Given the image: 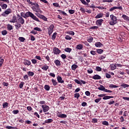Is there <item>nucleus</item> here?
Wrapping results in <instances>:
<instances>
[{"mask_svg": "<svg viewBox=\"0 0 129 129\" xmlns=\"http://www.w3.org/2000/svg\"><path fill=\"white\" fill-rule=\"evenodd\" d=\"M17 18L16 16H13L12 19L10 21V23H16Z\"/></svg>", "mask_w": 129, "mask_h": 129, "instance_id": "6ab92c4d", "label": "nucleus"}, {"mask_svg": "<svg viewBox=\"0 0 129 129\" xmlns=\"http://www.w3.org/2000/svg\"><path fill=\"white\" fill-rule=\"evenodd\" d=\"M44 89L47 91H49V90H50V86L48 85H45L44 86Z\"/></svg>", "mask_w": 129, "mask_h": 129, "instance_id": "c85d7f7f", "label": "nucleus"}, {"mask_svg": "<svg viewBox=\"0 0 129 129\" xmlns=\"http://www.w3.org/2000/svg\"><path fill=\"white\" fill-rule=\"evenodd\" d=\"M3 64H4V59L2 58V57L0 56V67L3 66Z\"/></svg>", "mask_w": 129, "mask_h": 129, "instance_id": "f704fd0d", "label": "nucleus"}, {"mask_svg": "<svg viewBox=\"0 0 129 129\" xmlns=\"http://www.w3.org/2000/svg\"><path fill=\"white\" fill-rule=\"evenodd\" d=\"M110 18L111 21L109 22V25H110V26H114L115 24H117V18L115 16L112 14L110 15Z\"/></svg>", "mask_w": 129, "mask_h": 129, "instance_id": "f03ea898", "label": "nucleus"}, {"mask_svg": "<svg viewBox=\"0 0 129 129\" xmlns=\"http://www.w3.org/2000/svg\"><path fill=\"white\" fill-rule=\"evenodd\" d=\"M3 108H6V107H7V106H9V103L7 102H5L3 105Z\"/></svg>", "mask_w": 129, "mask_h": 129, "instance_id": "37998d69", "label": "nucleus"}, {"mask_svg": "<svg viewBox=\"0 0 129 129\" xmlns=\"http://www.w3.org/2000/svg\"><path fill=\"white\" fill-rule=\"evenodd\" d=\"M111 70H115V69H116V64H111L110 65Z\"/></svg>", "mask_w": 129, "mask_h": 129, "instance_id": "7c9ffc66", "label": "nucleus"}, {"mask_svg": "<svg viewBox=\"0 0 129 129\" xmlns=\"http://www.w3.org/2000/svg\"><path fill=\"white\" fill-rule=\"evenodd\" d=\"M88 42H89V43H91V42H92V41H93V37H90V38H89L87 40Z\"/></svg>", "mask_w": 129, "mask_h": 129, "instance_id": "09e8293b", "label": "nucleus"}, {"mask_svg": "<svg viewBox=\"0 0 129 129\" xmlns=\"http://www.w3.org/2000/svg\"><path fill=\"white\" fill-rule=\"evenodd\" d=\"M106 78H110V77H111V76H110V75H109L108 73H106Z\"/></svg>", "mask_w": 129, "mask_h": 129, "instance_id": "774afa93", "label": "nucleus"}, {"mask_svg": "<svg viewBox=\"0 0 129 129\" xmlns=\"http://www.w3.org/2000/svg\"><path fill=\"white\" fill-rule=\"evenodd\" d=\"M96 47H101L102 46H103V45L100 42H96L95 44Z\"/></svg>", "mask_w": 129, "mask_h": 129, "instance_id": "4be33fe9", "label": "nucleus"}, {"mask_svg": "<svg viewBox=\"0 0 129 129\" xmlns=\"http://www.w3.org/2000/svg\"><path fill=\"white\" fill-rule=\"evenodd\" d=\"M18 20L19 24L21 25H24V24H25V20H24V18L22 17H19V19Z\"/></svg>", "mask_w": 129, "mask_h": 129, "instance_id": "9d476101", "label": "nucleus"}, {"mask_svg": "<svg viewBox=\"0 0 129 129\" xmlns=\"http://www.w3.org/2000/svg\"><path fill=\"white\" fill-rule=\"evenodd\" d=\"M13 113L14 114H18V113H19V110H13Z\"/></svg>", "mask_w": 129, "mask_h": 129, "instance_id": "338daca9", "label": "nucleus"}, {"mask_svg": "<svg viewBox=\"0 0 129 129\" xmlns=\"http://www.w3.org/2000/svg\"><path fill=\"white\" fill-rule=\"evenodd\" d=\"M81 3L83 4V5H87L88 4L85 1V0H81Z\"/></svg>", "mask_w": 129, "mask_h": 129, "instance_id": "bf43d9fd", "label": "nucleus"}, {"mask_svg": "<svg viewBox=\"0 0 129 129\" xmlns=\"http://www.w3.org/2000/svg\"><path fill=\"white\" fill-rule=\"evenodd\" d=\"M92 78H93V79H94L95 80H97L99 79H101V77H100L98 75H96L93 76Z\"/></svg>", "mask_w": 129, "mask_h": 129, "instance_id": "ddd939ff", "label": "nucleus"}, {"mask_svg": "<svg viewBox=\"0 0 129 129\" xmlns=\"http://www.w3.org/2000/svg\"><path fill=\"white\" fill-rule=\"evenodd\" d=\"M103 3H112L113 0H103Z\"/></svg>", "mask_w": 129, "mask_h": 129, "instance_id": "de8ad7c7", "label": "nucleus"}, {"mask_svg": "<svg viewBox=\"0 0 129 129\" xmlns=\"http://www.w3.org/2000/svg\"><path fill=\"white\" fill-rule=\"evenodd\" d=\"M64 38L66 40H71V39H72V37L69 36V35H66Z\"/></svg>", "mask_w": 129, "mask_h": 129, "instance_id": "3c124183", "label": "nucleus"}, {"mask_svg": "<svg viewBox=\"0 0 129 129\" xmlns=\"http://www.w3.org/2000/svg\"><path fill=\"white\" fill-rule=\"evenodd\" d=\"M109 87H110V88H117V87H118V86L111 84V85H109Z\"/></svg>", "mask_w": 129, "mask_h": 129, "instance_id": "a19ab883", "label": "nucleus"}, {"mask_svg": "<svg viewBox=\"0 0 129 129\" xmlns=\"http://www.w3.org/2000/svg\"><path fill=\"white\" fill-rule=\"evenodd\" d=\"M18 40L19 41H20L21 42H25V41L26 40V39L24 37H20L19 38H18Z\"/></svg>", "mask_w": 129, "mask_h": 129, "instance_id": "473e14b6", "label": "nucleus"}, {"mask_svg": "<svg viewBox=\"0 0 129 129\" xmlns=\"http://www.w3.org/2000/svg\"><path fill=\"white\" fill-rule=\"evenodd\" d=\"M27 109L28 111H32V110H33V108H32V107L31 106H28L27 107Z\"/></svg>", "mask_w": 129, "mask_h": 129, "instance_id": "4d7b16f0", "label": "nucleus"}, {"mask_svg": "<svg viewBox=\"0 0 129 129\" xmlns=\"http://www.w3.org/2000/svg\"><path fill=\"white\" fill-rule=\"evenodd\" d=\"M51 82H52V83L53 84V85H54V86H56V85L58 84V82H57V81L54 79H52Z\"/></svg>", "mask_w": 129, "mask_h": 129, "instance_id": "a878e982", "label": "nucleus"}, {"mask_svg": "<svg viewBox=\"0 0 129 129\" xmlns=\"http://www.w3.org/2000/svg\"><path fill=\"white\" fill-rule=\"evenodd\" d=\"M53 6L56 7V8H60V5L58 3H53Z\"/></svg>", "mask_w": 129, "mask_h": 129, "instance_id": "8fccbe9b", "label": "nucleus"}, {"mask_svg": "<svg viewBox=\"0 0 129 129\" xmlns=\"http://www.w3.org/2000/svg\"><path fill=\"white\" fill-rule=\"evenodd\" d=\"M114 10H122V7L121 6L119 7H113L112 8H110L109 9L110 12H112L113 11H114Z\"/></svg>", "mask_w": 129, "mask_h": 129, "instance_id": "6e6552de", "label": "nucleus"}, {"mask_svg": "<svg viewBox=\"0 0 129 129\" xmlns=\"http://www.w3.org/2000/svg\"><path fill=\"white\" fill-rule=\"evenodd\" d=\"M1 6V8H2L3 10H7V8H8V5L6 4H4Z\"/></svg>", "mask_w": 129, "mask_h": 129, "instance_id": "393cba45", "label": "nucleus"}, {"mask_svg": "<svg viewBox=\"0 0 129 129\" xmlns=\"http://www.w3.org/2000/svg\"><path fill=\"white\" fill-rule=\"evenodd\" d=\"M7 29L9 31H12V30H13V26H12L11 24H8Z\"/></svg>", "mask_w": 129, "mask_h": 129, "instance_id": "cd10ccee", "label": "nucleus"}, {"mask_svg": "<svg viewBox=\"0 0 129 129\" xmlns=\"http://www.w3.org/2000/svg\"><path fill=\"white\" fill-rule=\"evenodd\" d=\"M24 84H25V83H24L23 82H21L19 85L20 88H22Z\"/></svg>", "mask_w": 129, "mask_h": 129, "instance_id": "603ef678", "label": "nucleus"}, {"mask_svg": "<svg viewBox=\"0 0 129 129\" xmlns=\"http://www.w3.org/2000/svg\"><path fill=\"white\" fill-rule=\"evenodd\" d=\"M102 124H103L104 125H109V123H108V122H107V121H103L102 122Z\"/></svg>", "mask_w": 129, "mask_h": 129, "instance_id": "a18cd8bd", "label": "nucleus"}, {"mask_svg": "<svg viewBox=\"0 0 129 129\" xmlns=\"http://www.w3.org/2000/svg\"><path fill=\"white\" fill-rule=\"evenodd\" d=\"M41 107L43 109V112H47L50 109V107L47 105H42Z\"/></svg>", "mask_w": 129, "mask_h": 129, "instance_id": "0eeeda50", "label": "nucleus"}, {"mask_svg": "<svg viewBox=\"0 0 129 129\" xmlns=\"http://www.w3.org/2000/svg\"><path fill=\"white\" fill-rule=\"evenodd\" d=\"M2 34L3 36H6V35H7V34H8V31H7L6 30H4L2 31Z\"/></svg>", "mask_w": 129, "mask_h": 129, "instance_id": "e433bc0d", "label": "nucleus"}, {"mask_svg": "<svg viewBox=\"0 0 129 129\" xmlns=\"http://www.w3.org/2000/svg\"><path fill=\"white\" fill-rule=\"evenodd\" d=\"M98 89L99 90H101L102 91H104L105 92H108V93H110L112 92V91L105 89L104 86H103V85H100V87L99 88H98Z\"/></svg>", "mask_w": 129, "mask_h": 129, "instance_id": "20e7f679", "label": "nucleus"}, {"mask_svg": "<svg viewBox=\"0 0 129 129\" xmlns=\"http://www.w3.org/2000/svg\"><path fill=\"white\" fill-rule=\"evenodd\" d=\"M56 36H57V33L55 32L52 36V39L55 40L56 39Z\"/></svg>", "mask_w": 129, "mask_h": 129, "instance_id": "58836bf2", "label": "nucleus"}, {"mask_svg": "<svg viewBox=\"0 0 129 129\" xmlns=\"http://www.w3.org/2000/svg\"><path fill=\"white\" fill-rule=\"evenodd\" d=\"M58 117H60L61 118H66V117H67V115L65 114H61L58 115Z\"/></svg>", "mask_w": 129, "mask_h": 129, "instance_id": "aec40b11", "label": "nucleus"}, {"mask_svg": "<svg viewBox=\"0 0 129 129\" xmlns=\"http://www.w3.org/2000/svg\"><path fill=\"white\" fill-rule=\"evenodd\" d=\"M69 13H70L71 14V15H73V14H74V13H75V11H74L73 10H69Z\"/></svg>", "mask_w": 129, "mask_h": 129, "instance_id": "5fc2aeb1", "label": "nucleus"}, {"mask_svg": "<svg viewBox=\"0 0 129 129\" xmlns=\"http://www.w3.org/2000/svg\"><path fill=\"white\" fill-rule=\"evenodd\" d=\"M30 38L31 41H35V37H34V36H33L32 35H30Z\"/></svg>", "mask_w": 129, "mask_h": 129, "instance_id": "0e129e2a", "label": "nucleus"}, {"mask_svg": "<svg viewBox=\"0 0 129 129\" xmlns=\"http://www.w3.org/2000/svg\"><path fill=\"white\" fill-rule=\"evenodd\" d=\"M80 11H81V12H82L83 14H84V13H85V9H84V8L82 7L80 8Z\"/></svg>", "mask_w": 129, "mask_h": 129, "instance_id": "052dcab7", "label": "nucleus"}, {"mask_svg": "<svg viewBox=\"0 0 129 129\" xmlns=\"http://www.w3.org/2000/svg\"><path fill=\"white\" fill-rule=\"evenodd\" d=\"M27 74L29 76H34V72H28Z\"/></svg>", "mask_w": 129, "mask_h": 129, "instance_id": "c03bdc74", "label": "nucleus"}, {"mask_svg": "<svg viewBox=\"0 0 129 129\" xmlns=\"http://www.w3.org/2000/svg\"><path fill=\"white\" fill-rule=\"evenodd\" d=\"M77 50H82L83 49V45L82 44H78L76 46Z\"/></svg>", "mask_w": 129, "mask_h": 129, "instance_id": "4468645a", "label": "nucleus"}, {"mask_svg": "<svg viewBox=\"0 0 129 129\" xmlns=\"http://www.w3.org/2000/svg\"><path fill=\"white\" fill-rule=\"evenodd\" d=\"M96 71L100 72V71H101L102 69H101V68H100L99 67H96Z\"/></svg>", "mask_w": 129, "mask_h": 129, "instance_id": "864d4df0", "label": "nucleus"}, {"mask_svg": "<svg viewBox=\"0 0 129 129\" xmlns=\"http://www.w3.org/2000/svg\"><path fill=\"white\" fill-rule=\"evenodd\" d=\"M92 122H93V123H95L97 122V119H96V118L92 119Z\"/></svg>", "mask_w": 129, "mask_h": 129, "instance_id": "69168bd1", "label": "nucleus"}, {"mask_svg": "<svg viewBox=\"0 0 129 129\" xmlns=\"http://www.w3.org/2000/svg\"><path fill=\"white\" fill-rule=\"evenodd\" d=\"M54 63H55L56 66H61V62L58 59L55 60Z\"/></svg>", "mask_w": 129, "mask_h": 129, "instance_id": "412c9836", "label": "nucleus"}, {"mask_svg": "<svg viewBox=\"0 0 129 129\" xmlns=\"http://www.w3.org/2000/svg\"><path fill=\"white\" fill-rule=\"evenodd\" d=\"M41 69H42V70H44L45 71H47V70L49 69V66H47V64L44 65L41 68Z\"/></svg>", "mask_w": 129, "mask_h": 129, "instance_id": "dca6fc26", "label": "nucleus"}, {"mask_svg": "<svg viewBox=\"0 0 129 129\" xmlns=\"http://www.w3.org/2000/svg\"><path fill=\"white\" fill-rule=\"evenodd\" d=\"M21 17H23V18H29V17H30V18L33 19V20H34V21H36V22H40V20H39L38 18L30 12H26L25 14L21 13Z\"/></svg>", "mask_w": 129, "mask_h": 129, "instance_id": "f257e3e1", "label": "nucleus"}, {"mask_svg": "<svg viewBox=\"0 0 129 129\" xmlns=\"http://www.w3.org/2000/svg\"><path fill=\"white\" fill-rule=\"evenodd\" d=\"M110 98H113V96H105L103 97V99L104 100H106L107 99H110Z\"/></svg>", "mask_w": 129, "mask_h": 129, "instance_id": "2eb2a0df", "label": "nucleus"}, {"mask_svg": "<svg viewBox=\"0 0 129 129\" xmlns=\"http://www.w3.org/2000/svg\"><path fill=\"white\" fill-rule=\"evenodd\" d=\"M34 31H38V32H42V30L41 29V28H39V27H35L34 28Z\"/></svg>", "mask_w": 129, "mask_h": 129, "instance_id": "79ce46f5", "label": "nucleus"}, {"mask_svg": "<svg viewBox=\"0 0 129 129\" xmlns=\"http://www.w3.org/2000/svg\"><path fill=\"white\" fill-rule=\"evenodd\" d=\"M24 65H28V66H30V65H31V61H30L29 60H26L24 62Z\"/></svg>", "mask_w": 129, "mask_h": 129, "instance_id": "ea45409f", "label": "nucleus"}, {"mask_svg": "<svg viewBox=\"0 0 129 129\" xmlns=\"http://www.w3.org/2000/svg\"><path fill=\"white\" fill-rule=\"evenodd\" d=\"M75 82H76V83H77V84H80V85H82V83H81V82L79 81V80H77V79H75L74 80Z\"/></svg>", "mask_w": 129, "mask_h": 129, "instance_id": "4c0bfd02", "label": "nucleus"}, {"mask_svg": "<svg viewBox=\"0 0 129 129\" xmlns=\"http://www.w3.org/2000/svg\"><path fill=\"white\" fill-rule=\"evenodd\" d=\"M39 16H40V19H43V21H47V17L42 15H39Z\"/></svg>", "mask_w": 129, "mask_h": 129, "instance_id": "5701e85b", "label": "nucleus"}, {"mask_svg": "<svg viewBox=\"0 0 129 129\" xmlns=\"http://www.w3.org/2000/svg\"><path fill=\"white\" fill-rule=\"evenodd\" d=\"M101 100V98L96 99L95 100V102H96V103H98V102H99V101H100Z\"/></svg>", "mask_w": 129, "mask_h": 129, "instance_id": "13d9d810", "label": "nucleus"}, {"mask_svg": "<svg viewBox=\"0 0 129 129\" xmlns=\"http://www.w3.org/2000/svg\"><path fill=\"white\" fill-rule=\"evenodd\" d=\"M77 68H78V66L74 64L72 66V69L74 71H75V70H76V69H77Z\"/></svg>", "mask_w": 129, "mask_h": 129, "instance_id": "a211bd4d", "label": "nucleus"}, {"mask_svg": "<svg viewBox=\"0 0 129 129\" xmlns=\"http://www.w3.org/2000/svg\"><path fill=\"white\" fill-rule=\"evenodd\" d=\"M87 72L89 74H91V73H93V71L92 70V69H90L87 70Z\"/></svg>", "mask_w": 129, "mask_h": 129, "instance_id": "6e6d98bb", "label": "nucleus"}, {"mask_svg": "<svg viewBox=\"0 0 129 129\" xmlns=\"http://www.w3.org/2000/svg\"><path fill=\"white\" fill-rule=\"evenodd\" d=\"M96 51L98 54H102V52H103V50L101 49H96Z\"/></svg>", "mask_w": 129, "mask_h": 129, "instance_id": "72a5a7b5", "label": "nucleus"}, {"mask_svg": "<svg viewBox=\"0 0 129 129\" xmlns=\"http://www.w3.org/2000/svg\"><path fill=\"white\" fill-rule=\"evenodd\" d=\"M47 29L48 35H51L52 33H53V30H54V25H51Z\"/></svg>", "mask_w": 129, "mask_h": 129, "instance_id": "423d86ee", "label": "nucleus"}, {"mask_svg": "<svg viewBox=\"0 0 129 129\" xmlns=\"http://www.w3.org/2000/svg\"><path fill=\"white\" fill-rule=\"evenodd\" d=\"M30 5H32V6H35V7H32V10L34 11V12H36V13H40L41 14L42 13V11H41V9H40V8H39V5L38 4H35L32 2L30 3ZM36 7L37 8H36Z\"/></svg>", "mask_w": 129, "mask_h": 129, "instance_id": "7ed1b4c3", "label": "nucleus"}, {"mask_svg": "<svg viewBox=\"0 0 129 129\" xmlns=\"http://www.w3.org/2000/svg\"><path fill=\"white\" fill-rule=\"evenodd\" d=\"M121 86L123 87V88H128V87H129V85L126 84H122Z\"/></svg>", "mask_w": 129, "mask_h": 129, "instance_id": "c9c22d12", "label": "nucleus"}, {"mask_svg": "<svg viewBox=\"0 0 129 129\" xmlns=\"http://www.w3.org/2000/svg\"><path fill=\"white\" fill-rule=\"evenodd\" d=\"M60 57L64 60V59H66V55L64 54H62L60 55Z\"/></svg>", "mask_w": 129, "mask_h": 129, "instance_id": "680f3d73", "label": "nucleus"}, {"mask_svg": "<svg viewBox=\"0 0 129 129\" xmlns=\"http://www.w3.org/2000/svg\"><path fill=\"white\" fill-rule=\"evenodd\" d=\"M53 121V119H48L47 120H45V123H51Z\"/></svg>", "mask_w": 129, "mask_h": 129, "instance_id": "c756f323", "label": "nucleus"}, {"mask_svg": "<svg viewBox=\"0 0 129 129\" xmlns=\"http://www.w3.org/2000/svg\"><path fill=\"white\" fill-rule=\"evenodd\" d=\"M56 78L58 83H64V80H62V77L58 76Z\"/></svg>", "mask_w": 129, "mask_h": 129, "instance_id": "f8f14e48", "label": "nucleus"}, {"mask_svg": "<svg viewBox=\"0 0 129 129\" xmlns=\"http://www.w3.org/2000/svg\"><path fill=\"white\" fill-rule=\"evenodd\" d=\"M80 97V94H79V93H76L74 94V97L75 98L78 99V98Z\"/></svg>", "mask_w": 129, "mask_h": 129, "instance_id": "49530a36", "label": "nucleus"}, {"mask_svg": "<svg viewBox=\"0 0 129 129\" xmlns=\"http://www.w3.org/2000/svg\"><path fill=\"white\" fill-rule=\"evenodd\" d=\"M15 26L17 30H19V29H20V28L22 27V24H21V23L17 24H16Z\"/></svg>", "mask_w": 129, "mask_h": 129, "instance_id": "bb28decb", "label": "nucleus"}, {"mask_svg": "<svg viewBox=\"0 0 129 129\" xmlns=\"http://www.w3.org/2000/svg\"><path fill=\"white\" fill-rule=\"evenodd\" d=\"M53 53L55 55H59V54H60V52H61V51H60L57 47L53 48Z\"/></svg>", "mask_w": 129, "mask_h": 129, "instance_id": "1a4fd4ad", "label": "nucleus"}, {"mask_svg": "<svg viewBox=\"0 0 129 129\" xmlns=\"http://www.w3.org/2000/svg\"><path fill=\"white\" fill-rule=\"evenodd\" d=\"M12 14V9H8L3 13L2 14L3 17H7V16Z\"/></svg>", "mask_w": 129, "mask_h": 129, "instance_id": "39448f33", "label": "nucleus"}, {"mask_svg": "<svg viewBox=\"0 0 129 129\" xmlns=\"http://www.w3.org/2000/svg\"><path fill=\"white\" fill-rule=\"evenodd\" d=\"M102 22H103V19L97 20L96 21V25L97 26H99V27H100V26H101V25H102Z\"/></svg>", "mask_w": 129, "mask_h": 129, "instance_id": "9b49d317", "label": "nucleus"}, {"mask_svg": "<svg viewBox=\"0 0 129 129\" xmlns=\"http://www.w3.org/2000/svg\"><path fill=\"white\" fill-rule=\"evenodd\" d=\"M90 53H91V54L92 55H96V52L95 51L91 50V51H90Z\"/></svg>", "mask_w": 129, "mask_h": 129, "instance_id": "e2e57ef3", "label": "nucleus"}, {"mask_svg": "<svg viewBox=\"0 0 129 129\" xmlns=\"http://www.w3.org/2000/svg\"><path fill=\"white\" fill-rule=\"evenodd\" d=\"M122 18H123V19H124L125 21H127V22L129 21V17H127L126 15H122Z\"/></svg>", "mask_w": 129, "mask_h": 129, "instance_id": "f3484780", "label": "nucleus"}, {"mask_svg": "<svg viewBox=\"0 0 129 129\" xmlns=\"http://www.w3.org/2000/svg\"><path fill=\"white\" fill-rule=\"evenodd\" d=\"M103 16V14L100 13L95 17V19H100V18H102Z\"/></svg>", "mask_w": 129, "mask_h": 129, "instance_id": "b1692460", "label": "nucleus"}, {"mask_svg": "<svg viewBox=\"0 0 129 129\" xmlns=\"http://www.w3.org/2000/svg\"><path fill=\"white\" fill-rule=\"evenodd\" d=\"M64 51L66 52H68L69 53H70V52H71V51H72V49H71L69 47H67V48L64 49Z\"/></svg>", "mask_w": 129, "mask_h": 129, "instance_id": "2f4dec72", "label": "nucleus"}]
</instances>
